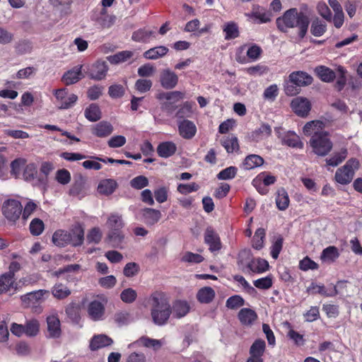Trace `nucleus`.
<instances>
[{"instance_id": "1", "label": "nucleus", "mask_w": 362, "mask_h": 362, "mask_svg": "<svg viewBox=\"0 0 362 362\" xmlns=\"http://www.w3.org/2000/svg\"><path fill=\"white\" fill-rule=\"evenodd\" d=\"M276 26L283 33L288 32V29L298 27V35L303 38L307 33L310 21L308 17L303 12H298L296 8H290L284 12L282 16L276 19Z\"/></svg>"}, {"instance_id": "2", "label": "nucleus", "mask_w": 362, "mask_h": 362, "mask_svg": "<svg viewBox=\"0 0 362 362\" xmlns=\"http://www.w3.org/2000/svg\"><path fill=\"white\" fill-rule=\"evenodd\" d=\"M151 316L153 323L158 326L167 324L171 315V305L163 293H153L149 298Z\"/></svg>"}, {"instance_id": "3", "label": "nucleus", "mask_w": 362, "mask_h": 362, "mask_svg": "<svg viewBox=\"0 0 362 362\" xmlns=\"http://www.w3.org/2000/svg\"><path fill=\"white\" fill-rule=\"evenodd\" d=\"M52 241L59 247H79L84 241V229L79 223L73 225L69 230L58 229L53 233Z\"/></svg>"}, {"instance_id": "4", "label": "nucleus", "mask_w": 362, "mask_h": 362, "mask_svg": "<svg viewBox=\"0 0 362 362\" xmlns=\"http://www.w3.org/2000/svg\"><path fill=\"white\" fill-rule=\"evenodd\" d=\"M185 92L174 90L161 92L156 95L160 101V108L168 115H172L177 108V103L185 98Z\"/></svg>"}, {"instance_id": "5", "label": "nucleus", "mask_w": 362, "mask_h": 362, "mask_svg": "<svg viewBox=\"0 0 362 362\" xmlns=\"http://www.w3.org/2000/svg\"><path fill=\"white\" fill-rule=\"evenodd\" d=\"M310 145L313 151L319 156H325L332 149V142L327 132L313 135L310 139Z\"/></svg>"}, {"instance_id": "6", "label": "nucleus", "mask_w": 362, "mask_h": 362, "mask_svg": "<svg viewBox=\"0 0 362 362\" xmlns=\"http://www.w3.org/2000/svg\"><path fill=\"white\" fill-rule=\"evenodd\" d=\"M49 292L47 290H38L21 296L24 305L31 308L35 312L40 310V305L49 297Z\"/></svg>"}, {"instance_id": "7", "label": "nucleus", "mask_w": 362, "mask_h": 362, "mask_svg": "<svg viewBox=\"0 0 362 362\" xmlns=\"http://www.w3.org/2000/svg\"><path fill=\"white\" fill-rule=\"evenodd\" d=\"M359 163L356 159H350L335 173V180L341 185H346L351 182L354 171L358 168Z\"/></svg>"}, {"instance_id": "8", "label": "nucleus", "mask_w": 362, "mask_h": 362, "mask_svg": "<svg viewBox=\"0 0 362 362\" xmlns=\"http://www.w3.org/2000/svg\"><path fill=\"white\" fill-rule=\"evenodd\" d=\"M23 206L16 199H7L1 206L4 217L10 222L15 223L21 216Z\"/></svg>"}, {"instance_id": "9", "label": "nucleus", "mask_w": 362, "mask_h": 362, "mask_svg": "<svg viewBox=\"0 0 362 362\" xmlns=\"http://www.w3.org/2000/svg\"><path fill=\"white\" fill-rule=\"evenodd\" d=\"M56 104L60 110H67L72 107L78 100V96L69 93L66 88L57 89L54 91Z\"/></svg>"}, {"instance_id": "10", "label": "nucleus", "mask_w": 362, "mask_h": 362, "mask_svg": "<svg viewBox=\"0 0 362 362\" xmlns=\"http://www.w3.org/2000/svg\"><path fill=\"white\" fill-rule=\"evenodd\" d=\"M88 317L90 320L98 322L105 318V303L98 300L91 301L87 306Z\"/></svg>"}, {"instance_id": "11", "label": "nucleus", "mask_w": 362, "mask_h": 362, "mask_svg": "<svg viewBox=\"0 0 362 362\" xmlns=\"http://www.w3.org/2000/svg\"><path fill=\"white\" fill-rule=\"evenodd\" d=\"M108 69V65L105 62L97 61L88 69V76L93 80L101 81L106 77Z\"/></svg>"}, {"instance_id": "12", "label": "nucleus", "mask_w": 362, "mask_h": 362, "mask_svg": "<svg viewBox=\"0 0 362 362\" xmlns=\"http://www.w3.org/2000/svg\"><path fill=\"white\" fill-rule=\"evenodd\" d=\"M178 80V76L170 69H164L160 71L159 82L164 89H173L177 86Z\"/></svg>"}, {"instance_id": "13", "label": "nucleus", "mask_w": 362, "mask_h": 362, "mask_svg": "<svg viewBox=\"0 0 362 362\" xmlns=\"http://www.w3.org/2000/svg\"><path fill=\"white\" fill-rule=\"evenodd\" d=\"M293 112L300 117H305L311 109L310 101L305 98L298 97L294 98L291 103Z\"/></svg>"}, {"instance_id": "14", "label": "nucleus", "mask_w": 362, "mask_h": 362, "mask_svg": "<svg viewBox=\"0 0 362 362\" xmlns=\"http://www.w3.org/2000/svg\"><path fill=\"white\" fill-rule=\"evenodd\" d=\"M190 310L189 303L185 300H176L171 305V315L173 318L181 319Z\"/></svg>"}, {"instance_id": "15", "label": "nucleus", "mask_w": 362, "mask_h": 362, "mask_svg": "<svg viewBox=\"0 0 362 362\" xmlns=\"http://www.w3.org/2000/svg\"><path fill=\"white\" fill-rule=\"evenodd\" d=\"M82 68V65H78L66 71L62 77V81L66 86L77 83L83 77Z\"/></svg>"}, {"instance_id": "16", "label": "nucleus", "mask_w": 362, "mask_h": 362, "mask_svg": "<svg viewBox=\"0 0 362 362\" xmlns=\"http://www.w3.org/2000/svg\"><path fill=\"white\" fill-rule=\"evenodd\" d=\"M47 331L51 338H58L61 335L60 321L57 314H51L47 317Z\"/></svg>"}, {"instance_id": "17", "label": "nucleus", "mask_w": 362, "mask_h": 362, "mask_svg": "<svg viewBox=\"0 0 362 362\" xmlns=\"http://www.w3.org/2000/svg\"><path fill=\"white\" fill-rule=\"evenodd\" d=\"M113 343V340L105 334H96L94 335L89 344V348L91 351H95L105 346H110Z\"/></svg>"}, {"instance_id": "18", "label": "nucleus", "mask_w": 362, "mask_h": 362, "mask_svg": "<svg viewBox=\"0 0 362 362\" xmlns=\"http://www.w3.org/2000/svg\"><path fill=\"white\" fill-rule=\"evenodd\" d=\"M178 129L180 136L186 139H192L197 132L195 124L187 119H184L179 123Z\"/></svg>"}, {"instance_id": "19", "label": "nucleus", "mask_w": 362, "mask_h": 362, "mask_svg": "<svg viewBox=\"0 0 362 362\" xmlns=\"http://www.w3.org/2000/svg\"><path fill=\"white\" fill-rule=\"evenodd\" d=\"M289 79L300 88L312 83L313 77L304 71H294L289 75Z\"/></svg>"}, {"instance_id": "20", "label": "nucleus", "mask_w": 362, "mask_h": 362, "mask_svg": "<svg viewBox=\"0 0 362 362\" xmlns=\"http://www.w3.org/2000/svg\"><path fill=\"white\" fill-rule=\"evenodd\" d=\"M114 130L113 126L108 122L101 121L95 124L92 128V134L98 137H107Z\"/></svg>"}, {"instance_id": "21", "label": "nucleus", "mask_w": 362, "mask_h": 362, "mask_svg": "<svg viewBox=\"0 0 362 362\" xmlns=\"http://www.w3.org/2000/svg\"><path fill=\"white\" fill-rule=\"evenodd\" d=\"M165 341L163 339H151L147 337H142L139 339H138L136 342L131 344L129 345V347L131 348L134 345L143 346L146 348H151L153 350L159 349L163 344Z\"/></svg>"}, {"instance_id": "22", "label": "nucleus", "mask_w": 362, "mask_h": 362, "mask_svg": "<svg viewBox=\"0 0 362 362\" xmlns=\"http://www.w3.org/2000/svg\"><path fill=\"white\" fill-rule=\"evenodd\" d=\"M272 134V128L268 124H262L254 130L250 134V139L255 142H259L267 139Z\"/></svg>"}, {"instance_id": "23", "label": "nucleus", "mask_w": 362, "mask_h": 362, "mask_svg": "<svg viewBox=\"0 0 362 362\" xmlns=\"http://www.w3.org/2000/svg\"><path fill=\"white\" fill-rule=\"evenodd\" d=\"M315 74L322 81L329 83L337 77L336 73L325 66H318L315 68Z\"/></svg>"}, {"instance_id": "24", "label": "nucleus", "mask_w": 362, "mask_h": 362, "mask_svg": "<svg viewBox=\"0 0 362 362\" xmlns=\"http://www.w3.org/2000/svg\"><path fill=\"white\" fill-rule=\"evenodd\" d=\"M324 122L320 120H315L307 122L303 127V133L306 136L316 135L324 132Z\"/></svg>"}, {"instance_id": "25", "label": "nucleus", "mask_w": 362, "mask_h": 362, "mask_svg": "<svg viewBox=\"0 0 362 362\" xmlns=\"http://www.w3.org/2000/svg\"><path fill=\"white\" fill-rule=\"evenodd\" d=\"M169 49L165 46H157L151 48L144 53V57L147 59L156 60L167 54Z\"/></svg>"}, {"instance_id": "26", "label": "nucleus", "mask_w": 362, "mask_h": 362, "mask_svg": "<svg viewBox=\"0 0 362 362\" xmlns=\"http://www.w3.org/2000/svg\"><path fill=\"white\" fill-rule=\"evenodd\" d=\"M275 201L277 208L281 211H285L288 207L290 199L284 188L281 187L277 189Z\"/></svg>"}, {"instance_id": "27", "label": "nucleus", "mask_w": 362, "mask_h": 362, "mask_svg": "<svg viewBox=\"0 0 362 362\" xmlns=\"http://www.w3.org/2000/svg\"><path fill=\"white\" fill-rule=\"evenodd\" d=\"M117 187V182L113 179H105L100 182L98 190V192L104 195L112 194Z\"/></svg>"}, {"instance_id": "28", "label": "nucleus", "mask_w": 362, "mask_h": 362, "mask_svg": "<svg viewBox=\"0 0 362 362\" xmlns=\"http://www.w3.org/2000/svg\"><path fill=\"white\" fill-rule=\"evenodd\" d=\"M281 142L283 144H286L291 147L299 148H303V144L300 141L299 136L293 132H288L286 133L281 139Z\"/></svg>"}, {"instance_id": "29", "label": "nucleus", "mask_w": 362, "mask_h": 362, "mask_svg": "<svg viewBox=\"0 0 362 362\" xmlns=\"http://www.w3.org/2000/svg\"><path fill=\"white\" fill-rule=\"evenodd\" d=\"M177 150L176 145L172 141H165L160 144L157 148V153L162 158H168L173 156Z\"/></svg>"}, {"instance_id": "30", "label": "nucleus", "mask_w": 362, "mask_h": 362, "mask_svg": "<svg viewBox=\"0 0 362 362\" xmlns=\"http://www.w3.org/2000/svg\"><path fill=\"white\" fill-rule=\"evenodd\" d=\"M40 324L36 318L27 320L25 323V335L35 337L40 333Z\"/></svg>"}, {"instance_id": "31", "label": "nucleus", "mask_w": 362, "mask_h": 362, "mask_svg": "<svg viewBox=\"0 0 362 362\" xmlns=\"http://www.w3.org/2000/svg\"><path fill=\"white\" fill-rule=\"evenodd\" d=\"M269 263L267 260L261 258L253 259L247 268L253 273L262 274L269 269Z\"/></svg>"}, {"instance_id": "32", "label": "nucleus", "mask_w": 362, "mask_h": 362, "mask_svg": "<svg viewBox=\"0 0 362 362\" xmlns=\"http://www.w3.org/2000/svg\"><path fill=\"white\" fill-rule=\"evenodd\" d=\"M256 313L250 308H243L238 313V318L242 324L245 325H252L257 319Z\"/></svg>"}, {"instance_id": "33", "label": "nucleus", "mask_w": 362, "mask_h": 362, "mask_svg": "<svg viewBox=\"0 0 362 362\" xmlns=\"http://www.w3.org/2000/svg\"><path fill=\"white\" fill-rule=\"evenodd\" d=\"M215 297V291L211 287H204L197 294V300L202 303H209Z\"/></svg>"}, {"instance_id": "34", "label": "nucleus", "mask_w": 362, "mask_h": 362, "mask_svg": "<svg viewBox=\"0 0 362 362\" xmlns=\"http://www.w3.org/2000/svg\"><path fill=\"white\" fill-rule=\"evenodd\" d=\"M221 144L228 153H233L239 149L238 140L233 135L223 137L221 140Z\"/></svg>"}, {"instance_id": "35", "label": "nucleus", "mask_w": 362, "mask_h": 362, "mask_svg": "<svg viewBox=\"0 0 362 362\" xmlns=\"http://www.w3.org/2000/svg\"><path fill=\"white\" fill-rule=\"evenodd\" d=\"M263 163L264 159L262 157L257 154H250L245 158L243 165L246 170H252L262 165Z\"/></svg>"}, {"instance_id": "36", "label": "nucleus", "mask_w": 362, "mask_h": 362, "mask_svg": "<svg viewBox=\"0 0 362 362\" xmlns=\"http://www.w3.org/2000/svg\"><path fill=\"white\" fill-rule=\"evenodd\" d=\"M143 216L146 223L153 225L160 220L161 213L160 211L154 209L146 208L143 211Z\"/></svg>"}, {"instance_id": "37", "label": "nucleus", "mask_w": 362, "mask_h": 362, "mask_svg": "<svg viewBox=\"0 0 362 362\" xmlns=\"http://www.w3.org/2000/svg\"><path fill=\"white\" fill-rule=\"evenodd\" d=\"M327 30V24L318 18L314 19L311 23L310 33L315 37L322 36Z\"/></svg>"}, {"instance_id": "38", "label": "nucleus", "mask_w": 362, "mask_h": 362, "mask_svg": "<svg viewBox=\"0 0 362 362\" xmlns=\"http://www.w3.org/2000/svg\"><path fill=\"white\" fill-rule=\"evenodd\" d=\"M107 225L111 230L110 231H119L124 226L122 216L118 214H110L108 217Z\"/></svg>"}, {"instance_id": "39", "label": "nucleus", "mask_w": 362, "mask_h": 362, "mask_svg": "<svg viewBox=\"0 0 362 362\" xmlns=\"http://www.w3.org/2000/svg\"><path fill=\"white\" fill-rule=\"evenodd\" d=\"M154 33L152 30L139 29L132 34V40L139 42H148L151 37L153 35Z\"/></svg>"}, {"instance_id": "40", "label": "nucleus", "mask_w": 362, "mask_h": 362, "mask_svg": "<svg viewBox=\"0 0 362 362\" xmlns=\"http://www.w3.org/2000/svg\"><path fill=\"white\" fill-rule=\"evenodd\" d=\"M85 117L90 122H96L101 118V112L98 105L96 104L90 105L84 112Z\"/></svg>"}, {"instance_id": "41", "label": "nucleus", "mask_w": 362, "mask_h": 362, "mask_svg": "<svg viewBox=\"0 0 362 362\" xmlns=\"http://www.w3.org/2000/svg\"><path fill=\"white\" fill-rule=\"evenodd\" d=\"M133 56V52L131 51H122L107 57L110 63L112 64H117L126 62Z\"/></svg>"}, {"instance_id": "42", "label": "nucleus", "mask_w": 362, "mask_h": 362, "mask_svg": "<svg viewBox=\"0 0 362 362\" xmlns=\"http://www.w3.org/2000/svg\"><path fill=\"white\" fill-rule=\"evenodd\" d=\"M204 239L206 243L209 245V249H219V238L211 228H207L206 230Z\"/></svg>"}, {"instance_id": "43", "label": "nucleus", "mask_w": 362, "mask_h": 362, "mask_svg": "<svg viewBox=\"0 0 362 362\" xmlns=\"http://www.w3.org/2000/svg\"><path fill=\"white\" fill-rule=\"evenodd\" d=\"M14 281L13 279V274L8 272L3 274L0 277V293L8 291L11 288H14Z\"/></svg>"}, {"instance_id": "44", "label": "nucleus", "mask_w": 362, "mask_h": 362, "mask_svg": "<svg viewBox=\"0 0 362 362\" xmlns=\"http://www.w3.org/2000/svg\"><path fill=\"white\" fill-rule=\"evenodd\" d=\"M52 293L57 299H64L71 294V291L62 284H56L52 289Z\"/></svg>"}, {"instance_id": "45", "label": "nucleus", "mask_w": 362, "mask_h": 362, "mask_svg": "<svg viewBox=\"0 0 362 362\" xmlns=\"http://www.w3.org/2000/svg\"><path fill=\"white\" fill-rule=\"evenodd\" d=\"M347 156V150L342 148L339 152L335 153L330 158L326 159L328 165L335 167L339 165Z\"/></svg>"}, {"instance_id": "46", "label": "nucleus", "mask_w": 362, "mask_h": 362, "mask_svg": "<svg viewBox=\"0 0 362 362\" xmlns=\"http://www.w3.org/2000/svg\"><path fill=\"white\" fill-rule=\"evenodd\" d=\"M266 344L264 340L257 339L252 344L250 349V354L255 356L262 357L264 350Z\"/></svg>"}, {"instance_id": "47", "label": "nucleus", "mask_w": 362, "mask_h": 362, "mask_svg": "<svg viewBox=\"0 0 362 362\" xmlns=\"http://www.w3.org/2000/svg\"><path fill=\"white\" fill-rule=\"evenodd\" d=\"M223 32L226 33L225 39L228 40L235 39L239 35L238 25L233 22L227 23L223 28Z\"/></svg>"}, {"instance_id": "48", "label": "nucleus", "mask_w": 362, "mask_h": 362, "mask_svg": "<svg viewBox=\"0 0 362 362\" xmlns=\"http://www.w3.org/2000/svg\"><path fill=\"white\" fill-rule=\"evenodd\" d=\"M152 81L147 78H139L135 82V88L141 93L149 91L152 87Z\"/></svg>"}, {"instance_id": "49", "label": "nucleus", "mask_w": 362, "mask_h": 362, "mask_svg": "<svg viewBox=\"0 0 362 362\" xmlns=\"http://www.w3.org/2000/svg\"><path fill=\"white\" fill-rule=\"evenodd\" d=\"M85 180L82 177L76 180L69 189V194L73 196H79L83 192Z\"/></svg>"}, {"instance_id": "50", "label": "nucleus", "mask_w": 362, "mask_h": 362, "mask_svg": "<svg viewBox=\"0 0 362 362\" xmlns=\"http://www.w3.org/2000/svg\"><path fill=\"white\" fill-rule=\"evenodd\" d=\"M107 238L112 247H118L124 242V236L120 231H110Z\"/></svg>"}, {"instance_id": "51", "label": "nucleus", "mask_w": 362, "mask_h": 362, "mask_svg": "<svg viewBox=\"0 0 362 362\" xmlns=\"http://www.w3.org/2000/svg\"><path fill=\"white\" fill-rule=\"evenodd\" d=\"M45 228L43 221L40 218H34L30 223V231L33 235H40Z\"/></svg>"}, {"instance_id": "52", "label": "nucleus", "mask_w": 362, "mask_h": 362, "mask_svg": "<svg viewBox=\"0 0 362 362\" xmlns=\"http://www.w3.org/2000/svg\"><path fill=\"white\" fill-rule=\"evenodd\" d=\"M137 297V293L132 288L123 290L120 294L121 300L125 303H133Z\"/></svg>"}, {"instance_id": "53", "label": "nucleus", "mask_w": 362, "mask_h": 362, "mask_svg": "<svg viewBox=\"0 0 362 362\" xmlns=\"http://www.w3.org/2000/svg\"><path fill=\"white\" fill-rule=\"evenodd\" d=\"M279 94V88L276 84L267 87L263 93V98L265 100L273 102Z\"/></svg>"}, {"instance_id": "54", "label": "nucleus", "mask_w": 362, "mask_h": 362, "mask_svg": "<svg viewBox=\"0 0 362 362\" xmlns=\"http://www.w3.org/2000/svg\"><path fill=\"white\" fill-rule=\"evenodd\" d=\"M102 238V232L99 228H93L89 230L86 236V240L90 244L98 243Z\"/></svg>"}, {"instance_id": "55", "label": "nucleus", "mask_w": 362, "mask_h": 362, "mask_svg": "<svg viewBox=\"0 0 362 362\" xmlns=\"http://www.w3.org/2000/svg\"><path fill=\"white\" fill-rule=\"evenodd\" d=\"M130 185L136 189H141L148 185V180L144 175H139L130 181Z\"/></svg>"}, {"instance_id": "56", "label": "nucleus", "mask_w": 362, "mask_h": 362, "mask_svg": "<svg viewBox=\"0 0 362 362\" xmlns=\"http://www.w3.org/2000/svg\"><path fill=\"white\" fill-rule=\"evenodd\" d=\"M262 53V48L257 45H252L247 49V57L251 61H257Z\"/></svg>"}, {"instance_id": "57", "label": "nucleus", "mask_w": 362, "mask_h": 362, "mask_svg": "<svg viewBox=\"0 0 362 362\" xmlns=\"http://www.w3.org/2000/svg\"><path fill=\"white\" fill-rule=\"evenodd\" d=\"M318 13L326 21H332V12L325 2H319L317 6Z\"/></svg>"}, {"instance_id": "58", "label": "nucleus", "mask_w": 362, "mask_h": 362, "mask_svg": "<svg viewBox=\"0 0 362 362\" xmlns=\"http://www.w3.org/2000/svg\"><path fill=\"white\" fill-rule=\"evenodd\" d=\"M237 171H238V170L235 167L230 166V167L226 168V169L221 170L217 175V178L218 180H222L233 179L235 176Z\"/></svg>"}, {"instance_id": "59", "label": "nucleus", "mask_w": 362, "mask_h": 362, "mask_svg": "<svg viewBox=\"0 0 362 362\" xmlns=\"http://www.w3.org/2000/svg\"><path fill=\"white\" fill-rule=\"evenodd\" d=\"M254 258H252L250 250H240L238 262L242 267H248Z\"/></svg>"}, {"instance_id": "60", "label": "nucleus", "mask_w": 362, "mask_h": 362, "mask_svg": "<svg viewBox=\"0 0 362 362\" xmlns=\"http://www.w3.org/2000/svg\"><path fill=\"white\" fill-rule=\"evenodd\" d=\"M124 88L120 84H113L108 88V94L112 98H122L124 94Z\"/></svg>"}, {"instance_id": "61", "label": "nucleus", "mask_w": 362, "mask_h": 362, "mask_svg": "<svg viewBox=\"0 0 362 362\" xmlns=\"http://www.w3.org/2000/svg\"><path fill=\"white\" fill-rule=\"evenodd\" d=\"M55 179L62 185H67L71 180V174L66 169L58 170L56 173Z\"/></svg>"}, {"instance_id": "62", "label": "nucleus", "mask_w": 362, "mask_h": 362, "mask_svg": "<svg viewBox=\"0 0 362 362\" xmlns=\"http://www.w3.org/2000/svg\"><path fill=\"white\" fill-rule=\"evenodd\" d=\"M156 71V69L154 66L151 64H146L138 69V74L141 77H150L155 74Z\"/></svg>"}, {"instance_id": "63", "label": "nucleus", "mask_w": 362, "mask_h": 362, "mask_svg": "<svg viewBox=\"0 0 362 362\" xmlns=\"http://www.w3.org/2000/svg\"><path fill=\"white\" fill-rule=\"evenodd\" d=\"M339 255L338 250H322L320 258L323 262L329 264L337 259Z\"/></svg>"}, {"instance_id": "64", "label": "nucleus", "mask_w": 362, "mask_h": 362, "mask_svg": "<svg viewBox=\"0 0 362 362\" xmlns=\"http://www.w3.org/2000/svg\"><path fill=\"white\" fill-rule=\"evenodd\" d=\"M226 307L230 309H236L244 305V299L238 295L230 297L226 300Z\"/></svg>"}]
</instances>
